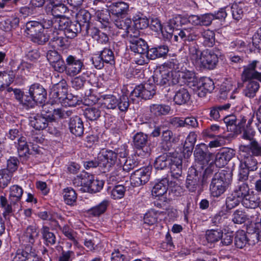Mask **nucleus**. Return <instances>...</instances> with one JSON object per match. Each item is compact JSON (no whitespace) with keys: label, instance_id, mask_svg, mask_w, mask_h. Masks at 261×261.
Segmentation results:
<instances>
[{"label":"nucleus","instance_id":"1","mask_svg":"<svg viewBox=\"0 0 261 261\" xmlns=\"http://www.w3.org/2000/svg\"><path fill=\"white\" fill-rule=\"evenodd\" d=\"M218 50L206 49L201 51L196 46L189 47L190 58L196 66L207 69H213L218 62Z\"/></svg>","mask_w":261,"mask_h":261},{"label":"nucleus","instance_id":"2","mask_svg":"<svg viewBox=\"0 0 261 261\" xmlns=\"http://www.w3.org/2000/svg\"><path fill=\"white\" fill-rule=\"evenodd\" d=\"M257 62V61H253L247 66L245 67L242 74V80L244 82L249 81L244 90L243 93L249 98L254 97L259 88V83L254 80L261 82V73L255 70Z\"/></svg>","mask_w":261,"mask_h":261},{"label":"nucleus","instance_id":"3","mask_svg":"<svg viewBox=\"0 0 261 261\" xmlns=\"http://www.w3.org/2000/svg\"><path fill=\"white\" fill-rule=\"evenodd\" d=\"M232 179L229 171L222 170L215 174L210 186L211 196L219 197L229 188Z\"/></svg>","mask_w":261,"mask_h":261},{"label":"nucleus","instance_id":"4","mask_svg":"<svg viewBox=\"0 0 261 261\" xmlns=\"http://www.w3.org/2000/svg\"><path fill=\"white\" fill-rule=\"evenodd\" d=\"M26 33L32 37V41L38 44H43L47 42L50 36L43 31L42 26L38 21H30L25 24Z\"/></svg>","mask_w":261,"mask_h":261},{"label":"nucleus","instance_id":"5","mask_svg":"<svg viewBox=\"0 0 261 261\" xmlns=\"http://www.w3.org/2000/svg\"><path fill=\"white\" fill-rule=\"evenodd\" d=\"M128 34V37L127 38L130 42L129 47L131 50L143 56H144V54H147L148 46L144 40L139 38L140 32L138 30L132 32L130 30Z\"/></svg>","mask_w":261,"mask_h":261},{"label":"nucleus","instance_id":"6","mask_svg":"<svg viewBox=\"0 0 261 261\" xmlns=\"http://www.w3.org/2000/svg\"><path fill=\"white\" fill-rule=\"evenodd\" d=\"M194 156L195 162L201 166L202 169L213 160L214 157L213 154L209 151L207 146L203 143L196 146Z\"/></svg>","mask_w":261,"mask_h":261},{"label":"nucleus","instance_id":"7","mask_svg":"<svg viewBox=\"0 0 261 261\" xmlns=\"http://www.w3.org/2000/svg\"><path fill=\"white\" fill-rule=\"evenodd\" d=\"M155 86L152 84L145 83L136 87L131 92L130 99L135 102V98L141 97L144 99H149L155 94Z\"/></svg>","mask_w":261,"mask_h":261},{"label":"nucleus","instance_id":"8","mask_svg":"<svg viewBox=\"0 0 261 261\" xmlns=\"http://www.w3.org/2000/svg\"><path fill=\"white\" fill-rule=\"evenodd\" d=\"M240 164L242 167L247 168L250 171H255L257 169L258 162L255 156L249 153L248 146L241 145L239 148Z\"/></svg>","mask_w":261,"mask_h":261},{"label":"nucleus","instance_id":"9","mask_svg":"<svg viewBox=\"0 0 261 261\" xmlns=\"http://www.w3.org/2000/svg\"><path fill=\"white\" fill-rule=\"evenodd\" d=\"M117 158V153L112 150H106L99 154L98 160H99L100 168L103 172L110 170L115 165Z\"/></svg>","mask_w":261,"mask_h":261},{"label":"nucleus","instance_id":"10","mask_svg":"<svg viewBox=\"0 0 261 261\" xmlns=\"http://www.w3.org/2000/svg\"><path fill=\"white\" fill-rule=\"evenodd\" d=\"M150 171L147 168H141L134 172L130 176V184L133 187H140L149 179Z\"/></svg>","mask_w":261,"mask_h":261},{"label":"nucleus","instance_id":"11","mask_svg":"<svg viewBox=\"0 0 261 261\" xmlns=\"http://www.w3.org/2000/svg\"><path fill=\"white\" fill-rule=\"evenodd\" d=\"M29 95L36 103H44L47 96V92L44 87L38 83L32 84L29 90Z\"/></svg>","mask_w":261,"mask_h":261},{"label":"nucleus","instance_id":"12","mask_svg":"<svg viewBox=\"0 0 261 261\" xmlns=\"http://www.w3.org/2000/svg\"><path fill=\"white\" fill-rule=\"evenodd\" d=\"M66 63H67L66 74L69 76H73L79 74L84 68L83 61L72 55H69L67 57Z\"/></svg>","mask_w":261,"mask_h":261},{"label":"nucleus","instance_id":"13","mask_svg":"<svg viewBox=\"0 0 261 261\" xmlns=\"http://www.w3.org/2000/svg\"><path fill=\"white\" fill-rule=\"evenodd\" d=\"M202 174L194 167H191L188 171L186 180V187L189 191L194 192L199 186Z\"/></svg>","mask_w":261,"mask_h":261},{"label":"nucleus","instance_id":"14","mask_svg":"<svg viewBox=\"0 0 261 261\" xmlns=\"http://www.w3.org/2000/svg\"><path fill=\"white\" fill-rule=\"evenodd\" d=\"M236 151L230 148H223L216 155L214 164L219 168H221L227 164L235 155Z\"/></svg>","mask_w":261,"mask_h":261},{"label":"nucleus","instance_id":"15","mask_svg":"<svg viewBox=\"0 0 261 261\" xmlns=\"http://www.w3.org/2000/svg\"><path fill=\"white\" fill-rule=\"evenodd\" d=\"M129 9V5L123 2L113 3L109 6V11L111 13L113 19L126 17Z\"/></svg>","mask_w":261,"mask_h":261},{"label":"nucleus","instance_id":"16","mask_svg":"<svg viewBox=\"0 0 261 261\" xmlns=\"http://www.w3.org/2000/svg\"><path fill=\"white\" fill-rule=\"evenodd\" d=\"M259 198L256 194H254L253 191L250 192L242 199V205L245 207L253 210V214L250 216V217L257 216L258 212L255 209L259 206Z\"/></svg>","mask_w":261,"mask_h":261},{"label":"nucleus","instance_id":"17","mask_svg":"<svg viewBox=\"0 0 261 261\" xmlns=\"http://www.w3.org/2000/svg\"><path fill=\"white\" fill-rule=\"evenodd\" d=\"M114 22L116 27L120 30L124 31V33L122 36L123 38L128 37V33L130 30L134 32L137 29H134L132 26V21L130 18L126 17H118L113 19Z\"/></svg>","mask_w":261,"mask_h":261},{"label":"nucleus","instance_id":"18","mask_svg":"<svg viewBox=\"0 0 261 261\" xmlns=\"http://www.w3.org/2000/svg\"><path fill=\"white\" fill-rule=\"evenodd\" d=\"M100 237V234L96 232L87 233L84 239V245L90 251L97 249L101 242Z\"/></svg>","mask_w":261,"mask_h":261},{"label":"nucleus","instance_id":"19","mask_svg":"<svg viewBox=\"0 0 261 261\" xmlns=\"http://www.w3.org/2000/svg\"><path fill=\"white\" fill-rule=\"evenodd\" d=\"M76 22L84 29L86 33H89L91 14L84 9H80L75 14Z\"/></svg>","mask_w":261,"mask_h":261},{"label":"nucleus","instance_id":"20","mask_svg":"<svg viewBox=\"0 0 261 261\" xmlns=\"http://www.w3.org/2000/svg\"><path fill=\"white\" fill-rule=\"evenodd\" d=\"M31 125L36 130H43L46 128L50 122L48 115L46 117L42 114H37L30 117Z\"/></svg>","mask_w":261,"mask_h":261},{"label":"nucleus","instance_id":"21","mask_svg":"<svg viewBox=\"0 0 261 261\" xmlns=\"http://www.w3.org/2000/svg\"><path fill=\"white\" fill-rule=\"evenodd\" d=\"M67 93V84L65 80H62L53 86L50 92V95L54 98L59 100L66 97Z\"/></svg>","mask_w":261,"mask_h":261},{"label":"nucleus","instance_id":"22","mask_svg":"<svg viewBox=\"0 0 261 261\" xmlns=\"http://www.w3.org/2000/svg\"><path fill=\"white\" fill-rule=\"evenodd\" d=\"M68 126L70 132L75 136L81 137L83 134V122L79 116H75L70 118Z\"/></svg>","mask_w":261,"mask_h":261},{"label":"nucleus","instance_id":"23","mask_svg":"<svg viewBox=\"0 0 261 261\" xmlns=\"http://www.w3.org/2000/svg\"><path fill=\"white\" fill-rule=\"evenodd\" d=\"M19 19L17 17H0V28L5 32H9L18 27Z\"/></svg>","mask_w":261,"mask_h":261},{"label":"nucleus","instance_id":"24","mask_svg":"<svg viewBox=\"0 0 261 261\" xmlns=\"http://www.w3.org/2000/svg\"><path fill=\"white\" fill-rule=\"evenodd\" d=\"M169 167L170 170L171 176L175 179H178L182 174V159L179 157H172Z\"/></svg>","mask_w":261,"mask_h":261},{"label":"nucleus","instance_id":"25","mask_svg":"<svg viewBox=\"0 0 261 261\" xmlns=\"http://www.w3.org/2000/svg\"><path fill=\"white\" fill-rule=\"evenodd\" d=\"M133 143L135 147L138 149H142L146 153L149 152L148 144V136L142 133H137L133 137Z\"/></svg>","mask_w":261,"mask_h":261},{"label":"nucleus","instance_id":"26","mask_svg":"<svg viewBox=\"0 0 261 261\" xmlns=\"http://www.w3.org/2000/svg\"><path fill=\"white\" fill-rule=\"evenodd\" d=\"M153 81L158 85L165 86L170 85L171 76L170 71L163 70H160L159 72H156L153 75Z\"/></svg>","mask_w":261,"mask_h":261},{"label":"nucleus","instance_id":"27","mask_svg":"<svg viewBox=\"0 0 261 261\" xmlns=\"http://www.w3.org/2000/svg\"><path fill=\"white\" fill-rule=\"evenodd\" d=\"M169 51L168 47L165 45H159L148 49L147 54V58L151 60L165 57Z\"/></svg>","mask_w":261,"mask_h":261},{"label":"nucleus","instance_id":"28","mask_svg":"<svg viewBox=\"0 0 261 261\" xmlns=\"http://www.w3.org/2000/svg\"><path fill=\"white\" fill-rule=\"evenodd\" d=\"M191 95L187 89L180 88L176 90L173 98L174 102L178 105H183L187 103L190 100Z\"/></svg>","mask_w":261,"mask_h":261},{"label":"nucleus","instance_id":"29","mask_svg":"<svg viewBox=\"0 0 261 261\" xmlns=\"http://www.w3.org/2000/svg\"><path fill=\"white\" fill-rule=\"evenodd\" d=\"M15 144L19 157L23 158L25 160H28L32 153L30 152L26 138L25 137L20 138L18 140V142H15Z\"/></svg>","mask_w":261,"mask_h":261},{"label":"nucleus","instance_id":"30","mask_svg":"<svg viewBox=\"0 0 261 261\" xmlns=\"http://www.w3.org/2000/svg\"><path fill=\"white\" fill-rule=\"evenodd\" d=\"M9 192V200L14 206L20 201L23 193V189L20 186L14 185L10 188Z\"/></svg>","mask_w":261,"mask_h":261},{"label":"nucleus","instance_id":"31","mask_svg":"<svg viewBox=\"0 0 261 261\" xmlns=\"http://www.w3.org/2000/svg\"><path fill=\"white\" fill-rule=\"evenodd\" d=\"M168 180L167 178L162 179L156 183L151 191L152 196L157 197L162 196L166 194L168 187Z\"/></svg>","mask_w":261,"mask_h":261},{"label":"nucleus","instance_id":"32","mask_svg":"<svg viewBox=\"0 0 261 261\" xmlns=\"http://www.w3.org/2000/svg\"><path fill=\"white\" fill-rule=\"evenodd\" d=\"M50 37L52 43L57 47L64 46L68 42V38L65 36V34L62 31H54Z\"/></svg>","mask_w":261,"mask_h":261},{"label":"nucleus","instance_id":"33","mask_svg":"<svg viewBox=\"0 0 261 261\" xmlns=\"http://www.w3.org/2000/svg\"><path fill=\"white\" fill-rule=\"evenodd\" d=\"M178 35L179 36L180 40L182 41V43L185 44L195 41L198 38V34L189 29H184L179 31Z\"/></svg>","mask_w":261,"mask_h":261},{"label":"nucleus","instance_id":"34","mask_svg":"<svg viewBox=\"0 0 261 261\" xmlns=\"http://www.w3.org/2000/svg\"><path fill=\"white\" fill-rule=\"evenodd\" d=\"M39 236V231L36 225H29L27 227L24 234V241L30 244H33Z\"/></svg>","mask_w":261,"mask_h":261},{"label":"nucleus","instance_id":"35","mask_svg":"<svg viewBox=\"0 0 261 261\" xmlns=\"http://www.w3.org/2000/svg\"><path fill=\"white\" fill-rule=\"evenodd\" d=\"M91 36L100 45L107 46L110 44L108 36L96 28L92 30Z\"/></svg>","mask_w":261,"mask_h":261},{"label":"nucleus","instance_id":"36","mask_svg":"<svg viewBox=\"0 0 261 261\" xmlns=\"http://www.w3.org/2000/svg\"><path fill=\"white\" fill-rule=\"evenodd\" d=\"M249 191V187L247 184L243 181H238L235 186L232 193L242 199L250 193Z\"/></svg>","mask_w":261,"mask_h":261},{"label":"nucleus","instance_id":"37","mask_svg":"<svg viewBox=\"0 0 261 261\" xmlns=\"http://www.w3.org/2000/svg\"><path fill=\"white\" fill-rule=\"evenodd\" d=\"M41 234L44 244L49 246L54 245L57 241L55 234L50 231L49 228L46 226H43L41 229Z\"/></svg>","mask_w":261,"mask_h":261},{"label":"nucleus","instance_id":"38","mask_svg":"<svg viewBox=\"0 0 261 261\" xmlns=\"http://www.w3.org/2000/svg\"><path fill=\"white\" fill-rule=\"evenodd\" d=\"M174 140L173 133L169 129L164 130L162 134V147L165 151H168L172 146V142Z\"/></svg>","mask_w":261,"mask_h":261},{"label":"nucleus","instance_id":"39","mask_svg":"<svg viewBox=\"0 0 261 261\" xmlns=\"http://www.w3.org/2000/svg\"><path fill=\"white\" fill-rule=\"evenodd\" d=\"M82 30L85 31L81 24L77 22H73L71 21L67 29L63 32L65 34L66 37L72 39L75 37L77 34Z\"/></svg>","mask_w":261,"mask_h":261},{"label":"nucleus","instance_id":"40","mask_svg":"<svg viewBox=\"0 0 261 261\" xmlns=\"http://www.w3.org/2000/svg\"><path fill=\"white\" fill-rule=\"evenodd\" d=\"M73 114L72 110H65L62 109H55L51 115H48V119L50 122L56 121L57 119H65L71 116Z\"/></svg>","mask_w":261,"mask_h":261},{"label":"nucleus","instance_id":"41","mask_svg":"<svg viewBox=\"0 0 261 261\" xmlns=\"http://www.w3.org/2000/svg\"><path fill=\"white\" fill-rule=\"evenodd\" d=\"M110 12L107 10H99L98 9L95 12L94 18L96 20L100 22L104 27L107 26L109 23V19L110 17Z\"/></svg>","mask_w":261,"mask_h":261},{"label":"nucleus","instance_id":"42","mask_svg":"<svg viewBox=\"0 0 261 261\" xmlns=\"http://www.w3.org/2000/svg\"><path fill=\"white\" fill-rule=\"evenodd\" d=\"M101 105L104 108L114 109L118 105V99L112 95H104Z\"/></svg>","mask_w":261,"mask_h":261},{"label":"nucleus","instance_id":"43","mask_svg":"<svg viewBox=\"0 0 261 261\" xmlns=\"http://www.w3.org/2000/svg\"><path fill=\"white\" fill-rule=\"evenodd\" d=\"M171 160V157L168 156L167 153H164L156 159L154 162V167L156 169H164L169 166Z\"/></svg>","mask_w":261,"mask_h":261},{"label":"nucleus","instance_id":"44","mask_svg":"<svg viewBox=\"0 0 261 261\" xmlns=\"http://www.w3.org/2000/svg\"><path fill=\"white\" fill-rule=\"evenodd\" d=\"M101 111L98 108L90 107L86 108L84 112V115L86 119L90 121L97 120L101 116Z\"/></svg>","mask_w":261,"mask_h":261},{"label":"nucleus","instance_id":"45","mask_svg":"<svg viewBox=\"0 0 261 261\" xmlns=\"http://www.w3.org/2000/svg\"><path fill=\"white\" fill-rule=\"evenodd\" d=\"M170 110L168 106L154 104L150 106V112L156 116L167 114Z\"/></svg>","mask_w":261,"mask_h":261},{"label":"nucleus","instance_id":"46","mask_svg":"<svg viewBox=\"0 0 261 261\" xmlns=\"http://www.w3.org/2000/svg\"><path fill=\"white\" fill-rule=\"evenodd\" d=\"M201 36L204 46L212 47L214 45L215 42L214 32L210 30H204L201 33Z\"/></svg>","mask_w":261,"mask_h":261},{"label":"nucleus","instance_id":"47","mask_svg":"<svg viewBox=\"0 0 261 261\" xmlns=\"http://www.w3.org/2000/svg\"><path fill=\"white\" fill-rule=\"evenodd\" d=\"M230 104L227 103L221 106H215L210 108V116L215 120H218L220 117V113L223 110L230 108Z\"/></svg>","mask_w":261,"mask_h":261},{"label":"nucleus","instance_id":"48","mask_svg":"<svg viewBox=\"0 0 261 261\" xmlns=\"http://www.w3.org/2000/svg\"><path fill=\"white\" fill-rule=\"evenodd\" d=\"M103 186V181L101 180L94 179L93 176L90 182L88 187H85V192L89 193H96L102 189Z\"/></svg>","mask_w":261,"mask_h":261},{"label":"nucleus","instance_id":"49","mask_svg":"<svg viewBox=\"0 0 261 261\" xmlns=\"http://www.w3.org/2000/svg\"><path fill=\"white\" fill-rule=\"evenodd\" d=\"M63 195L64 201L67 204L72 205L76 202L77 195L73 189L71 188L65 189Z\"/></svg>","mask_w":261,"mask_h":261},{"label":"nucleus","instance_id":"50","mask_svg":"<svg viewBox=\"0 0 261 261\" xmlns=\"http://www.w3.org/2000/svg\"><path fill=\"white\" fill-rule=\"evenodd\" d=\"M248 242L245 232L243 230H239L237 232L234 238V244L238 248H243Z\"/></svg>","mask_w":261,"mask_h":261},{"label":"nucleus","instance_id":"51","mask_svg":"<svg viewBox=\"0 0 261 261\" xmlns=\"http://www.w3.org/2000/svg\"><path fill=\"white\" fill-rule=\"evenodd\" d=\"M51 5L53 6L51 9V14L57 18H59L64 16L65 13L68 11L67 7L63 4Z\"/></svg>","mask_w":261,"mask_h":261},{"label":"nucleus","instance_id":"52","mask_svg":"<svg viewBox=\"0 0 261 261\" xmlns=\"http://www.w3.org/2000/svg\"><path fill=\"white\" fill-rule=\"evenodd\" d=\"M12 174L8 170H0V187L2 188H5L10 183Z\"/></svg>","mask_w":261,"mask_h":261},{"label":"nucleus","instance_id":"53","mask_svg":"<svg viewBox=\"0 0 261 261\" xmlns=\"http://www.w3.org/2000/svg\"><path fill=\"white\" fill-rule=\"evenodd\" d=\"M221 237H222V231L221 230H207L205 233V238L209 243L217 242L219 241Z\"/></svg>","mask_w":261,"mask_h":261},{"label":"nucleus","instance_id":"54","mask_svg":"<svg viewBox=\"0 0 261 261\" xmlns=\"http://www.w3.org/2000/svg\"><path fill=\"white\" fill-rule=\"evenodd\" d=\"M108 204L109 201L107 200H105L98 205L92 207L89 212L91 215L94 216H99L106 211Z\"/></svg>","mask_w":261,"mask_h":261},{"label":"nucleus","instance_id":"55","mask_svg":"<svg viewBox=\"0 0 261 261\" xmlns=\"http://www.w3.org/2000/svg\"><path fill=\"white\" fill-rule=\"evenodd\" d=\"M71 21L66 17L63 16L59 18L58 19L55 20V29H58V31H62L65 32L67 29Z\"/></svg>","mask_w":261,"mask_h":261},{"label":"nucleus","instance_id":"56","mask_svg":"<svg viewBox=\"0 0 261 261\" xmlns=\"http://www.w3.org/2000/svg\"><path fill=\"white\" fill-rule=\"evenodd\" d=\"M170 72L171 83L172 85H179L181 86L185 84V80H183L181 71H171Z\"/></svg>","mask_w":261,"mask_h":261},{"label":"nucleus","instance_id":"57","mask_svg":"<svg viewBox=\"0 0 261 261\" xmlns=\"http://www.w3.org/2000/svg\"><path fill=\"white\" fill-rule=\"evenodd\" d=\"M100 55L105 63L111 64H114V55L111 49L107 47L104 48L101 51Z\"/></svg>","mask_w":261,"mask_h":261},{"label":"nucleus","instance_id":"58","mask_svg":"<svg viewBox=\"0 0 261 261\" xmlns=\"http://www.w3.org/2000/svg\"><path fill=\"white\" fill-rule=\"evenodd\" d=\"M22 255L25 258V261H45L35 252L31 251L29 247L25 248V250L22 252Z\"/></svg>","mask_w":261,"mask_h":261},{"label":"nucleus","instance_id":"59","mask_svg":"<svg viewBox=\"0 0 261 261\" xmlns=\"http://www.w3.org/2000/svg\"><path fill=\"white\" fill-rule=\"evenodd\" d=\"M158 213L154 210H150L144 216V222L148 225H152L155 224L158 220Z\"/></svg>","mask_w":261,"mask_h":261},{"label":"nucleus","instance_id":"60","mask_svg":"<svg viewBox=\"0 0 261 261\" xmlns=\"http://www.w3.org/2000/svg\"><path fill=\"white\" fill-rule=\"evenodd\" d=\"M241 201H242L241 198H238L234 194L232 193L226 199V208L228 210H231L238 206Z\"/></svg>","mask_w":261,"mask_h":261},{"label":"nucleus","instance_id":"61","mask_svg":"<svg viewBox=\"0 0 261 261\" xmlns=\"http://www.w3.org/2000/svg\"><path fill=\"white\" fill-rule=\"evenodd\" d=\"M232 17L236 20H240L243 16L242 4H233L231 7Z\"/></svg>","mask_w":261,"mask_h":261},{"label":"nucleus","instance_id":"62","mask_svg":"<svg viewBox=\"0 0 261 261\" xmlns=\"http://www.w3.org/2000/svg\"><path fill=\"white\" fill-rule=\"evenodd\" d=\"M125 192V188L122 185L116 186L111 191V197L114 199H121Z\"/></svg>","mask_w":261,"mask_h":261},{"label":"nucleus","instance_id":"63","mask_svg":"<svg viewBox=\"0 0 261 261\" xmlns=\"http://www.w3.org/2000/svg\"><path fill=\"white\" fill-rule=\"evenodd\" d=\"M149 21L147 18L139 17L134 20V24L132 26L134 29H137L138 31L140 30H143L148 26Z\"/></svg>","mask_w":261,"mask_h":261},{"label":"nucleus","instance_id":"64","mask_svg":"<svg viewBox=\"0 0 261 261\" xmlns=\"http://www.w3.org/2000/svg\"><path fill=\"white\" fill-rule=\"evenodd\" d=\"M247 216L243 211L236 210L233 214L232 220L234 223L242 224L246 221Z\"/></svg>","mask_w":261,"mask_h":261}]
</instances>
